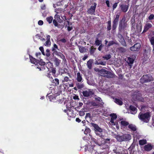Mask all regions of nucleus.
I'll use <instances>...</instances> for the list:
<instances>
[{"instance_id": "f257e3e1", "label": "nucleus", "mask_w": 154, "mask_h": 154, "mask_svg": "<svg viewBox=\"0 0 154 154\" xmlns=\"http://www.w3.org/2000/svg\"><path fill=\"white\" fill-rule=\"evenodd\" d=\"M29 59L31 62L35 64L36 68L38 69L39 71H43L45 69V63L44 62L39 61L31 56H29Z\"/></svg>"}, {"instance_id": "f03ea898", "label": "nucleus", "mask_w": 154, "mask_h": 154, "mask_svg": "<svg viewBox=\"0 0 154 154\" xmlns=\"http://www.w3.org/2000/svg\"><path fill=\"white\" fill-rule=\"evenodd\" d=\"M116 138L119 142L129 141L131 139V136L130 134H125L122 136L117 135Z\"/></svg>"}, {"instance_id": "7ed1b4c3", "label": "nucleus", "mask_w": 154, "mask_h": 154, "mask_svg": "<svg viewBox=\"0 0 154 154\" xmlns=\"http://www.w3.org/2000/svg\"><path fill=\"white\" fill-rule=\"evenodd\" d=\"M91 125L94 128L95 133L97 135L101 137H104V135L103 134V132L102 129L97 125L94 123H91Z\"/></svg>"}, {"instance_id": "20e7f679", "label": "nucleus", "mask_w": 154, "mask_h": 154, "mask_svg": "<svg viewBox=\"0 0 154 154\" xmlns=\"http://www.w3.org/2000/svg\"><path fill=\"white\" fill-rule=\"evenodd\" d=\"M111 117L110 122H109L110 126H116L117 128H119V126L118 125V122L116 121L117 116L116 114L112 113L110 115Z\"/></svg>"}, {"instance_id": "39448f33", "label": "nucleus", "mask_w": 154, "mask_h": 154, "mask_svg": "<svg viewBox=\"0 0 154 154\" xmlns=\"http://www.w3.org/2000/svg\"><path fill=\"white\" fill-rule=\"evenodd\" d=\"M138 117L142 121L144 122H148L149 121L150 116L149 113L147 112L144 114L140 113Z\"/></svg>"}, {"instance_id": "423d86ee", "label": "nucleus", "mask_w": 154, "mask_h": 154, "mask_svg": "<svg viewBox=\"0 0 154 154\" xmlns=\"http://www.w3.org/2000/svg\"><path fill=\"white\" fill-rule=\"evenodd\" d=\"M140 82L142 83L153 80V78L150 75H143L140 79Z\"/></svg>"}, {"instance_id": "0eeeda50", "label": "nucleus", "mask_w": 154, "mask_h": 154, "mask_svg": "<svg viewBox=\"0 0 154 154\" xmlns=\"http://www.w3.org/2000/svg\"><path fill=\"white\" fill-rule=\"evenodd\" d=\"M63 75V79L62 80L63 82H67L71 80L69 79V78L71 77V75L70 73L64 71Z\"/></svg>"}, {"instance_id": "6e6552de", "label": "nucleus", "mask_w": 154, "mask_h": 154, "mask_svg": "<svg viewBox=\"0 0 154 154\" xmlns=\"http://www.w3.org/2000/svg\"><path fill=\"white\" fill-rule=\"evenodd\" d=\"M97 5V4L95 2L93 3L90 8L88 10V13L91 15L94 14Z\"/></svg>"}, {"instance_id": "1a4fd4ad", "label": "nucleus", "mask_w": 154, "mask_h": 154, "mask_svg": "<svg viewBox=\"0 0 154 154\" xmlns=\"http://www.w3.org/2000/svg\"><path fill=\"white\" fill-rule=\"evenodd\" d=\"M101 72L103 74V75H102L103 76L106 77L107 78H111L113 77L114 75L112 73L107 71L105 69H102Z\"/></svg>"}, {"instance_id": "9d476101", "label": "nucleus", "mask_w": 154, "mask_h": 154, "mask_svg": "<svg viewBox=\"0 0 154 154\" xmlns=\"http://www.w3.org/2000/svg\"><path fill=\"white\" fill-rule=\"evenodd\" d=\"M141 47V45L139 43H137L134 46L130 48V50L133 51H137L139 50Z\"/></svg>"}, {"instance_id": "9b49d317", "label": "nucleus", "mask_w": 154, "mask_h": 154, "mask_svg": "<svg viewBox=\"0 0 154 154\" xmlns=\"http://www.w3.org/2000/svg\"><path fill=\"white\" fill-rule=\"evenodd\" d=\"M103 137L100 138L97 140L93 138L92 140L94 141L95 143L100 146L104 143V139Z\"/></svg>"}, {"instance_id": "f8f14e48", "label": "nucleus", "mask_w": 154, "mask_h": 154, "mask_svg": "<svg viewBox=\"0 0 154 154\" xmlns=\"http://www.w3.org/2000/svg\"><path fill=\"white\" fill-rule=\"evenodd\" d=\"M83 95L85 97H88L93 94V91L91 89H87L82 92Z\"/></svg>"}, {"instance_id": "ddd939ff", "label": "nucleus", "mask_w": 154, "mask_h": 154, "mask_svg": "<svg viewBox=\"0 0 154 154\" xmlns=\"http://www.w3.org/2000/svg\"><path fill=\"white\" fill-rule=\"evenodd\" d=\"M60 17V15L56 14L54 16V20L53 21V24L54 25V26H57V27L60 28V24H59L57 22V20Z\"/></svg>"}, {"instance_id": "4468645a", "label": "nucleus", "mask_w": 154, "mask_h": 154, "mask_svg": "<svg viewBox=\"0 0 154 154\" xmlns=\"http://www.w3.org/2000/svg\"><path fill=\"white\" fill-rule=\"evenodd\" d=\"M93 147L89 145L88 146H85V151L88 149V151L90 152L91 154H98V152H95L93 150Z\"/></svg>"}, {"instance_id": "2eb2a0df", "label": "nucleus", "mask_w": 154, "mask_h": 154, "mask_svg": "<svg viewBox=\"0 0 154 154\" xmlns=\"http://www.w3.org/2000/svg\"><path fill=\"white\" fill-rule=\"evenodd\" d=\"M118 37L119 38V42L121 43L123 45L125 46L126 45V43L122 35L121 34H119L118 35Z\"/></svg>"}, {"instance_id": "dca6fc26", "label": "nucleus", "mask_w": 154, "mask_h": 154, "mask_svg": "<svg viewBox=\"0 0 154 154\" xmlns=\"http://www.w3.org/2000/svg\"><path fill=\"white\" fill-rule=\"evenodd\" d=\"M134 60L133 58L128 57V58L127 63L130 66V68H131L132 66Z\"/></svg>"}, {"instance_id": "f3484780", "label": "nucleus", "mask_w": 154, "mask_h": 154, "mask_svg": "<svg viewBox=\"0 0 154 154\" xmlns=\"http://www.w3.org/2000/svg\"><path fill=\"white\" fill-rule=\"evenodd\" d=\"M152 148V146L150 144H148L144 146V150L147 151H150Z\"/></svg>"}, {"instance_id": "a211bd4d", "label": "nucleus", "mask_w": 154, "mask_h": 154, "mask_svg": "<svg viewBox=\"0 0 154 154\" xmlns=\"http://www.w3.org/2000/svg\"><path fill=\"white\" fill-rule=\"evenodd\" d=\"M76 79L79 82H82L83 81L82 75L80 74L79 72L77 73Z\"/></svg>"}, {"instance_id": "6ab92c4d", "label": "nucleus", "mask_w": 154, "mask_h": 154, "mask_svg": "<svg viewBox=\"0 0 154 154\" xmlns=\"http://www.w3.org/2000/svg\"><path fill=\"white\" fill-rule=\"evenodd\" d=\"M152 27V25L150 23H147L144 27L143 32H145Z\"/></svg>"}, {"instance_id": "aec40b11", "label": "nucleus", "mask_w": 154, "mask_h": 154, "mask_svg": "<svg viewBox=\"0 0 154 154\" xmlns=\"http://www.w3.org/2000/svg\"><path fill=\"white\" fill-rule=\"evenodd\" d=\"M130 112L132 114H135L136 113L137 109L135 107L130 106L129 107Z\"/></svg>"}, {"instance_id": "412c9836", "label": "nucleus", "mask_w": 154, "mask_h": 154, "mask_svg": "<svg viewBox=\"0 0 154 154\" xmlns=\"http://www.w3.org/2000/svg\"><path fill=\"white\" fill-rule=\"evenodd\" d=\"M121 10L124 12H126L128 9V6L125 5H121L120 6Z\"/></svg>"}, {"instance_id": "4be33fe9", "label": "nucleus", "mask_w": 154, "mask_h": 154, "mask_svg": "<svg viewBox=\"0 0 154 154\" xmlns=\"http://www.w3.org/2000/svg\"><path fill=\"white\" fill-rule=\"evenodd\" d=\"M47 99H49L50 101L55 102L56 100V97L53 94L48 96Z\"/></svg>"}, {"instance_id": "5701e85b", "label": "nucleus", "mask_w": 154, "mask_h": 154, "mask_svg": "<svg viewBox=\"0 0 154 154\" xmlns=\"http://www.w3.org/2000/svg\"><path fill=\"white\" fill-rule=\"evenodd\" d=\"M121 126V127H125L127 125H129V123L125 120H122L120 122Z\"/></svg>"}, {"instance_id": "b1692460", "label": "nucleus", "mask_w": 154, "mask_h": 154, "mask_svg": "<svg viewBox=\"0 0 154 154\" xmlns=\"http://www.w3.org/2000/svg\"><path fill=\"white\" fill-rule=\"evenodd\" d=\"M93 62V60L92 59L88 61L87 63L88 67L89 69H91L92 68V63Z\"/></svg>"}, {"instance_id": "393cba45", "label": "nucleus", "mask_w": 154, "mask_h": 154, "mask_svg": "<svg viewBox=\"0 0 154 154\" xmlns=\"http://www.w3.org/2000/svg\"><path fill=\"white\" fill-rule=\"evenodd\" d=\"M53 60L56 66H58L60 62V60L56 57L54 58Z\"/></svg>"}, {"instance_id": "a878e982", "label": "nucleus", "mask_w": 154, "mask_h": 154, "mask_svg": "<svg viewBox=\"0 0 154 154\" xmlns=\"http://www.w3.org/2000/svg\"><path fill=\"white\" fill-rule=\"evenodd\" d=\"M55 12L56 13V14L60 15V13L63 12L64 11L63 9L61 8H57L55 9Z\"/></svg>"}, {"instance_id": "bb28decb", "label": "nucleus", "mask_w": 154, "mask_h": 154, "mask_svg": "<svg viewBox=\"0 0 154 154\" xmlns=\"http://www.w3.org/2000/svg\"><path fill=\"white\" fill-rule=\"evenodd\" d=\"M128 128L130 129L131 130L135 131L136 130V127L135 125L133 124H130L128 125Z\"/></svg>"}, {"instance_id": "cd10ccee", "label": "nucleus", "mask_w": 154, "mask_h": 154, "mask_svg": "<svg viewBox=\"0 0 154 154\" xmlns=\"http://www.w3.org/2000/svg\"><path fill=\"white\" fill-rule=\"evenodd\" d=\"M101 146L100 148L102 149H107V150H109V145L107 144L103 143L101 146Z\"/></svg>"}, {"instance_id": "c85d7f7f", "label": "nucleus", "mask_w": 154, "mask_h": 154, "mask_svg": "<svg viewBox=\"0 0 154 154\" xmlns=\"http://www.w3.org/2000/svg\"><path fill=\"white\" fill-rule=\"evenodd\" d=\"M73 112V111L72 110H68L67 111V115L70 117H73L74 115Z\"/></svg>"}, {"instance_id": "c756f323", "label": "nucleus", "mask_w": 154, "mask_h": 154, "mask_svg": "<svg viewBox=\"0 0 154 154\" xmlns=\"http://www.w3.org/2000/svg\"><path fill=\"white\" fill-rule=\"evenodd\" d=\"M115 102L117 104L120 105H122L123 103L122 102L120 99L117 98L115 99Z\"/></svg>"}, {"instance_id": "7c9ffc66", "label": "nucleus", "mask_w": 154, "mask_h": 154, "mask_svg": "<svg viewBox=\"0 0 154 154\" xmlns=\"http://www.w3.org/2000/svg\"><path fill=\"white\" fill-rule=\"evenodd\" d=\"M146 143V140L145 139H142L139 141V143L140 145H143Z\"/></svg>"}, {"instance_id": "2f4dec72", "label": "nucleus", "mask_w": 154, "mask_h": 154, "mask_svg": "<svg viewBox=\"0 0 154 154\" xmlns=\"http://www.w3.org/2000/svg\"><path fill=\"white\" fill-rule=\"evenodd\" d=\"M102 43L101 40H99L98 38H97L95 41V44L97 46L100 45Z\"/></svg>"}, {"instance_id": "473e14b6", "label": "nucleus", "mask_w": 154, "mask_h": 154, "mask_svg": "<svg viewBox=\"0 0 154 154\" xmlns=\"http://www.w3.org/2000/svg\"><path fill=\"white\" fill-rule=\"evenodd\" d=\"M128 150L129 151L130 154H134V150L133 149V147L132 146H131L128 148Z\"/></svg>"}, {"instance_id": "72a5a7b5", "label": "nucleus", "mask_w": 154, "mask_h": 154, "mask_svg": "<svg viewBox=\"0 0 154 154\" xmlns=\"http://www.w3.org/2000/svg\"><path fill=\"white\" fill-rule=\"evenodd\" d=\"M86 49L85 48L81 46L79 48V50L80 52L83 53L86 51Z\"/></svg>"}, {"instance_id": "f704fd0d", "label": "nucleus", "mask_w": 154, "mask_h": 154, "mask_svg": "<svg viewBox=\"0 0 154 154\" xmlns=\"http://www.w3.org/2000/svg\"><path fill=\"white\" fill-rule=\"evenodd\" d=\"M94 98L95 100L98 101L100 103H101V104H102V103H103L102 102V100L100 97L95 96Z\"/></svg>"}, {"instance_id": "c9c22d12", "label": "nucleus", "mask_w": 154, "mask_h": 154, "mask_svg": "<svg viewBox=\"0 0 154 154\" xmlns=\"http://www.w3.org/2000/svg\"><path fill=\"white\" fill-rule=\"evenodd\" d=\"M77 86L79 89L83 88L84 87V85L83 84H81L80 83H78L77 84Z\"/></svg>"}, {"instance_id": "e433bc0d", "label": "nucleus", "mask_w": 154, "mask_h": 154, "mask_svg": "<svg viewBox=\"0 0 154 154\" xmlns=\"http://www.w3.org/2000/svg\"><path fill=\"white\" fill-rule=\"evenodd\" d=\"M59 50L57 45L56 44H54V45L53 47L52 48V51L55 52L56 51V50Z\"/></svg>"}, {"instance_id": "4c0bfd02", "label": "nucleus", "mask_w": 154, "mask_h": 154, "mask_svg": "<svg viewBox=\"0 0 154 154\" xmlns=\"http://www.w3.org/2000/svg\"><path fill=\"white\" fill-rule=\"evenodd\" d=\"M53 20V17L52 16H50L46 18V20L49 23H50L52 22Z\"/></svg>"}, {"instance_id": "58836bf2", "label": "nucleus", "mask_w": 154, "mask_h": 154, "mask_svg": "<svg viewBox=\"0 0 154 154\" xmlns=\"http://www.w3.org/2000/svg\"><path fill=\"white\" fill-rule=\"evenodd\" d=\"M44 45L47 47H49L51 45V42L50 41L47 40L44 44Z\"/></svg>"}, {"instance_id": "ea45409f", "label": "nucleus", "mask_w": 154, "mask_h": 154, "mask_svg": "<svg viewBox=\"0 0 154 154\" xmlns=\"http://www.w3.org/2000/svg\"><path fill=\"white\" fill-rule=\"evenodd\" d=\"M69 26L67 27V29L68 31H70L72 29V27L70 26L72 25L71 23H70L68 21H67Z\"/></svg>"}, {"instance_id": "a19ab883", "label": "nucleus", "mask_w": 154, "mask_h": 154, "mask_svg": "<svg viewBox=\"0 0 154 154\" xmlns=\"http://www.w3.org/2000/svg\"><path fill=\"white\" fill-rule=\"evenodd\" d=\"M104 139V143L107 144H109L110 143V139L107 138L106 139Z\"/></svg>"}, {"instance_id": "79ce46f5", "label": "nucleus", "mask_w": 154, "mask_h": 154, "mask_svg": "<svg viewBox=\"0 0 154 154\" xmlns=\"http://www.w3.org/2000/svg\"><path fill=\"white\" fill-rule=\"evenodd\" d=\"M95 64L97 65H106V62L104 61H100L99 62H97Z\"/></svg>"}, {"instance_id": "37998d69", "label": "nucleus", "mask_w": 154, "mask_h": 154, "mask_svg": "<svg viewBox=\"0 0 154 154\" xmlns=\"http://www.w3.org/2000/svg\"><path fill=\"white\" fill-rule=\"evenodd\" d=\"M107 29L108 30H110L111 29V21L110 20L108 22V26Z\"/></svg>"}, {"instance_id": "c03bdc74", "label": "nucleus", "mask_w": 154, "mask_h": 154, "mask_svg": "<svg viewBox=\"0 0 154 154\" xmlns=\"http://www.w3.org/2000/svg\"><path fill=\"white\" fill-rule=\"evenodd\" d=\"M96 48H94L93 47H91V48L90 50V52L91 54H92L94 53Z\"/></svg>"}, {"instance_id": "a18cd8bd", "label": "nucleus", "mask_w": 154, "mask_h": 154, "mask_svg": "<svg viewBox=\"0 0 154 154\" xmlns=\"http://www.w3.org/2000/svg\"><path fill=\"white\" fill-rule=\"evenodd\" d=\"M111 57V56L110 54H109L105 55L103 57V58L106 60H108V59L110 58Z\"/></svg>"}, {"instance_id": "49530a36", "label": "nucleus", "mask_w": 154, "mask_h": 154, "mask_svg": "<svg viewBox=\"0 0 154 154\" xmlns=\"http://www.w3.org/2000/svg\"><path fill=\"white\" fill-rule=\"evenodd\" d=\"M150 41L151 42V45L154 46V37H152L150 39Z\"/></svg>"}, {"instance_id": "de8ad7c7", "label": "nucleus", "mask_w": 154, "mask_h": 154, "mask_svg": "<svg viewBox=\"0 0 154 154\" xmlns=\"http://www.w3.org/2000/svg\"><path fill=\"white\" fill-rule=\"evenodd\" d=\"M53 81L56 85H58L59 84V80L58 79L55 78L53 80Z\"/></svg>"}, {"instance_id": "09e8293b", "label": "nucleus", "mask_w": 154, "mask_h": 154, "mask_svg": "<svg viewBox=\"0 0 154 154\" xmlns=\"http://www.w3.org/2000/svg\"><path fill=\"white\" fill-rule=\"evenodd\" d=\"M113 151L116 154H122V153L121 152H119L117 149H114L113 150Z\"/></svg>"}, {"instance_id": "8fccbe9b", "label": "nucleus", "mask_w": 154, "mask_h": 154, "mask_svg": "<svg viewBox=\"0 0 154 154\" xmlns=\"http://www.w3.org/2000/svg\"><path fill=\"white\" fill-rule=\"evenodd\" d=\"M114 44V42L113 41H110L109 42V43L107 45V46H110Z\"/></svg>"}, {"instance_id": "3c124183", "label": "nucleus", "mask_w": 154, "mask_h": 154, "mask_svg": "<svg viewBox=\"0 0 154 154\" xmlns=\"http://www.w3.org/2000/svg\"><path fill=\"white\" fill-rule=\"evenodd\" d=\"M46 65H47L46 66L47 67L48 69H49V68H48V66H50V68L52 67L53 66V65H52V64L50 62H49Z\"/></svg>"}, {"instance_id": "603ef678", "label": "nucleus", "mask_w": 154, "mask_h": 154, "mask_svg": "<svg viewBox=\"0 0 154 154\" xmlns=\"http://www.w3.org/2000/svg\"><path fill=\"white\" fill-rule=\"evenodd\" d=\"M154 18V15L153 14H150L148 17V19L149 20H152Z\"/></svg>"}, {"instance_id": "864d4df0", "label": "nucleus", "mask_w": 154, "mask_h": 154, "mask_svg": "<svg viewBox=\"0 0 154 154\" xmlns=\"http://www.w3.org/2000/svg\"><path fill=\"white\" fill-rule=\"evenodd\" d=\"M117 24L113 23L112 29L113 30H115L117 27Z\"/></svg>"}, {"instance_id": "5fc2aeb1", "label": "nucleus", "mask_w": 154, "mask_h": 154, "mask_svg": "<svg viewBox=\"0 0 154 154\" xmlns=\"http://www.w3.org/2000/svg\"><path fill=\"white\" fill-rule=\"evenodd\" d=\"M51 71L53 74H55L56 72V69L55 68H52L51 69Z\"/></svg>"}, {"instance_id": "6e6d98bb", "label": "nucleus", "mask_w": 154, "mask_h": 154, "mask_svg": "<svg viewBox=\"0 0 154 154\" xmlns=\"http://www.w3.org/2000/svg\"><path fill=\"white\" fill-rule=\"evenodd\" d=\"M118 21L119 20L115 18L113 21V23L118 24Z\"/></svg>"}, {"instance_id": "4d7b16f0", "label": "nucleus", "mask_w": 154, "mask_h": 154, "mask_svg": "<svg viewBox=\"0 0 154 154\" xmlns=\"http://www.w3.org/2000/svg\"><path fill=\"white\" fill-rule=\"evenodd\" d=\"M38 24L39 25H42L43 24V22L42 20H40L38 21Z\"/></svg>"}, {"instance_id": "13d9d810", "label": "nucleus", "mask_w": 154, "mask_h": 154, "mask_svg": "<svg viewBox=\"0 0 154 154\" xmlns=\"http://www.w3.org/2000/svg\"><path fill=\"white\" fill-rule=\"evenodd\" d=\"M117 3H114L112 6L113 9V10H114L116 8V7H117Z\"/></svg>"}, {"instance_id": "bf43d9fd", "label": "nucleus", "mask_w": 154, "mask_h": 154, "mask_svg": "<svg viewBox=\"0 0 154 154\" xmlns=\"http://www.w3.org/2000/svg\"><path fill=\"white\" fill-rule=\"evenodd\" d=\"M85 113L84 112L80 111L79 112V115L81 116H82L84 115Z\"/></svg>"}, {"instance_id": "052dcab7", "label": "nucleus", "mask_w": 154, "mask_h": 154, "mask_svg": "<svg viewBox=\"0 0 154 154\" xmlns=\"http://www.w3.org/2000/svg\"><path fill=\"white\" fill-rule=\"evenodd\" d=\"M90 130L89 129H86L84 131V133L85 134H87L88 132H89Z\"/></svg>"}, {"instance_id": "680f3d73", "label": "nucleus", "mask_w": 154, "mask_h": 154, "mask_svg": "<svg viewBox=\"0 0 154 154\" xmlns=\"http://www.w3.org/2000/svg\"><path fill=\"white\" fill-rule=\"evenodd\" d=\"M57 21L60 23H61L63 22L62 20L60 18V17H59V18L57 19Z\"/></svg>"}, {"instance_id": "e2e57ef3", "label": "nucleus", "mask_w": 154, "mask_h": 154, "mask_svg": "<svg viewBox=\"0 0 154 154\" xmlns=\"http://www.w3.org/2000/svg\"><path fill=\"white\" fill-rule=\"evenodd\" d=\"M41 8L42 10H45V5H42L41 6Z\"/></svg>"}, {"instance_id": "0e129e2a", "label": "nucleus", "mask_w": 154, "mask_h": 154, "mask_svg": "<svg viewBox=\"0 0 154 154\" xmlns=\"http://www.w3.org/2000/svg\"><path fill=\"white\" fill-rule=\"evenodd\" d=\"M106 3L108 7H109V1L108 0H106Z\"/></svg>"}, {"instance_id": "69168bd1", "label": "nucleus", "mask_w": 154, "mask_h": 154, "mask_svg": "<svg viewBox=\"0 0 154 154\" xmlns=\"http://www.w3.org/2000/svg\"><path fill=\"white\" fill-rule=\"evenodd\" d=\"M91 115L89 113H86V115L85 116V118L86 119L87 118L89 117L90 118V117Z\"/></svg>"}, {"instance_id": "338daca9", "label": "nucleus", "mask_w": 154, "mask_h": 154, "mask_svg": "<svg viewBox=\"0 0 154 154\" xmlns=\"http://www.w3.org/2000/svg\"><path fill=\"white\" fill-rule=\"evenodd\" d=\"M46 51L47 52V53L46 54V56H48L50 55L49 54V49H47L46 50Z\"/></svg>"}, {"instance_id": "774afa93", "label": "nucleus", "mask_w": 154, "mask_h": 154, "mask_svg": "<svg viewBox=\"0 0 154 154\" xmlns=\"http://www.w3.org/2000/svg\"><path fill=\"white\" fill-rule=\"evenodd\" d=\"M102 47H103V46L102 45V44H101L100 46H99V47H98V50L100 51L101 50H102Z\"/></svg>"}]
</instances>
